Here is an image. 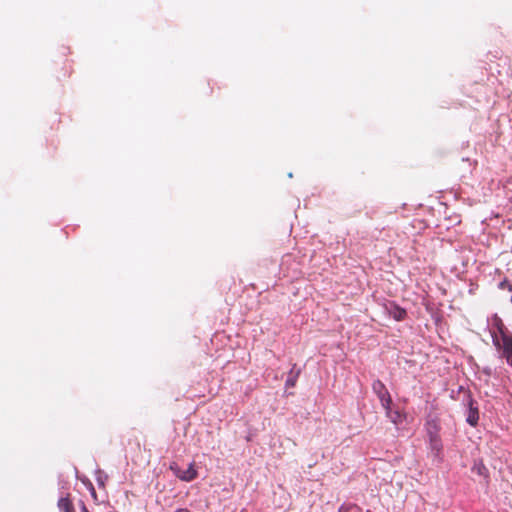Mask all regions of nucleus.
Returning <instances> with one entry per match:
<instances>
[{"label":"nucleus","instance_id":"nucleus-14","mask_svg":"<svg viewBox=\"0 0 512 512\" xmlns=\"http://www.w3.org/2000/svg\"><path fill=\"white\" fill-rule=\"evenodd\" d=\"M484 372L487 374V375H490L491 374V370L490 369H485Z\"/></svg>","mask_w":512,"mask_h":512},{"label":"nucleus","instance_id":"nucleus-2","mask_svg":"<svg viewBox=\"0 0 512 512\" xmlns=\"http://www.w3.org/2000/svg\"><path fill=\"white\" fill-rule=\"evenodd\" d=\"M372 389L379 398L382 407H388L389 405H392L391 395L382 381L378 379L375 380L372 384Z\"/></svg>","mask_w":512,"mask_h":512},{"label":"nucleus","instance_id":"nucleus-11","mask_svg":"<svg viewBox=\"0 0 512 512\" xmlns=\"http://www.w3.org/2000/svg\"><path fill=\"white\" fill-rule=\"evenodd\" d=\"M499 288L502 290L506 289L508 291H512V284L508 280L505 279L499 283Z\"/></svg>","mask_w":512,"mask_h":512},{"label":"nucleus","instance_id":"nucleus-17","mask_svg":"<svg viewBox=\"0 0 512 512\" xmlns=\"http://www.w3.org/2000/svg\"><path fill=\"white\" fill-rule=\"evenodd\" d=\"M511 302H512V295H511Z\"/></svg>","mask_w":512,"mask_h":512},{"label":"nucleus","instance_id":"nucleus-4","mask_svg":"<svg viewBox=\"0 0 512 512\" xmlns=\"http://www.w3.org/2000/svg\"><path fill=\"white\" fill-rule=\"evenodd\" d=\"M475 404L476 403L473 399L469 400V409H468V414H467V418H466L467 423L473 427L477 426L478 421H479V410H478V406Z\"/></svg>","mask_w":512,"mask_h":512},{"label":"nucleus","instance_id":"nucleus-15","mask_svg":"<svg viewBox=\"0 0 512 512\" xmlns=\"http://www.w3.org/2000/svg\"><path fill=\"white\" fill-rule=\"evenodd\" d=\"M240 512H248L246 509H242Z\"/></svg>","mask_w":512,"mask_h":512},{"label":"nucleus","instance_id":"nucleus-13","mask_svg":"<svg viewBox=\"0 0 512 512\" xmlns=\"http://www.w3.org/2000/svg\"><path fill=\"white\" fill-rule=\"evenodd\" d=\"M175 512H190V511L185 508H180V509H177Z\"/></svg>","mask_w":512,"mask_h":512},{"label":"nucleus","instance_id":"nucleus-12","mask_svg":"<svg viewBox=\"0 0 512 512\" xmlns=\"http://www.w3.org/2000/svg\"><path fill=\"white\" fill-rule=\"evenodd\" d=\"M81 512H89V510L87 509L86 505L81 502Z\"/></svg>","mask_w":512,"mask_h":512},{"label":"nucleus","instance_id":"nucleus-1","mask_svg":"<svg viewBox=\"0 0 512 512\" xmlns=\"http://www.w3.org/2000/svg\"><path fill=\"white\" fill-rule=\"evenodd\" d=\"M493 344L497 349L502 350V356L512 366V337L501 332L500 338L493 337Z\"/></svg>","mask_w":512,"mask_h":512},{"label":"nucleus","instance_id":"nucleus-9","mask_svg":"<svg viewBox=\"0 0 512 512\" xmlns=\"http://www.w3.org/2000/svg\"><path fill=\"white\" fill-rule=\"evenodd\" d=\"M299 373H300L299 370L296 371L295 373H294L293 369L290 371L289 376L285 383L286 387H294L296 385Z\"/></svg>","mask_w":512,"mask_h":512},{"label":"nucleus","instance_id":"nucleus-3","mask_svg":"<svg viewBox=\"0 0 512 512\" xmlns=\"http://www.w3.org/2000/svg\"><path fill=\"white\" fill-rule=\"evenodd\" d=\"M170 470L174 473L176 477H178L182 481L190 482L194 480L198 473L194 467V463H191L186 470H182L178 464L172 463L170 465Z\"/></svg>","mask_w":512,"mask_h":512},{"label":"nucleus","instance_id":"nucleus-10","mask_svg":"<svg viewBox=\"0 0 512 512\" xmlns=\"http://www.w3.org/2000/svg\"><path fill=\"white\" fill-rule=\"evenodd\" d=\"M393 317L397 321L403 320L406 317V311L403 308L396 307Z\"/></svg>","mask_w":512,"mask_h":512},{"label":"nucleus","instance_id":"nucleus-16","mask_svg":"<svg viewBox=\"0 0 512 512\" xmlns=\"http://www.w3.org/2000/svg\"><path fill=\"white\" fill-rule=\"evenodd\" d=\"M339 512H343V510H342V509H340V510H339Z\"/></svg>","mask_w":512,"mask_h":512},{"label":"nucleus","instance_id":"nucleus-6","mask_svg":"<svg viewBox=\"0 0 512 512\" xmlns=\"http://www.w3.org/2000/svg\"><path fill=\"white\" fill-rule=\"evenodd\" d=\"M57 506L61 512H75L73 500L70 494L61 496L58 499Z\"/></svg>","mask_w":512,"mask_h":512},{"label":"nucleus","instance_id":"nucleus-8","mask_svg":"<svg viewBox=\"0 0 512 512\" xmlns=\"http://www.w3.org/2000/svg\"><path fill=\"white\" fill-rule=\"evenodd\" d=\"M430 447L436 455H438L442 450V442L439 435L429 436Z\"/></svg>","mask_w":512,"mask_h":512},{"label":"nucleus","instance_id":"nucleus-7","mask_svg":"<svg viewBox=\"0 0 512 512\" xmlns=\"http://www.w3.org/2000/svg\"><path fill=\"white\" fill-rule=\"evenodd\" d=\"M392 405H389L388 407H383L386 412V416L394 423V424H400L404 420V415L398 411V410H392Z\"/></svg>","mask_w":512,"mask_h":512},{"label":"nucleus","instance_id":"nucleus-5","mask_svg":"<svg viewBox=\"0 0 512 512\" xmlns=\"http://www.w3.org/2000/svg\"><path fill=\"white\" fill-rule=\"evenodd\" d=\"M425 427H426V431H427L428 436L439 435V431H440V420H439V418L436 417V416H434V417L429 416L427 421H426Z\"/></svg>","mask_w":512,"mask_h":512}]
</instances>
